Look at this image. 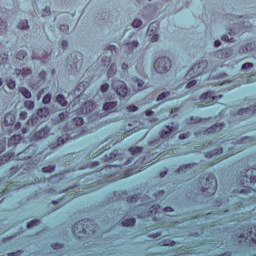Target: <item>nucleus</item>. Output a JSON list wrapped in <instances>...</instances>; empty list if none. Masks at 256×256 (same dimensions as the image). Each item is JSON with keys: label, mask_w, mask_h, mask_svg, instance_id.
Returning <instances> with one entry per match:
<instances>
[{"label": "nucleus", "mask_w": 256, "mask_h": 256, "mask_svg": "<svg viewBox=\"0 0 256 256\" xmlns=\"http://www.w3.org/2000/svg\"><path fill=\"white\" fill-rule=\"evenodd\" d=\"M124 166L123 165H107L104 168L101 169V171H104L107 173V178L113 177L112 181H119V179H125L126 177H129V175H133V172L131 170L123 171Z\"/></svg>", "instance_id": "f257e3e1"}, {"label": "nucleus", "mask_w": 256, "mask_h": 256, "mask_svg": "<svg viewBox=\"0 0 256 256\" xmlns=\"http://www.w3.org/2000/svg\"><path fill=\"white\" fill-rule=\"evenodd\" d=\"M230 155L223 156V148H217L211 152H207L205 157L207 159H212L211 165H217V163H221L224 159L231 157V155H235V153H239V151H235L233 148H229Z\"/></svg>", "instance_id": "f03ea898"}, {"label": "nucleus", "mask_w": 256, "mask_h": 256, "mask_svg": "<svg viewBox=\"0 0 256 256\" xmlns=\"http://www.w3.org/2000/svg\"><path fill=\"white\" fill-rule=\"evenodd\" d=\"M202 193H205L209 197L217 193V178L213 174L206 175L205 187L201 188Z\"/></svg>", "instance_id": "7ed1b4c3"}, {"label": "nucleus", "mask_w": 256, "mask_h": 256, "mask_svg": "<svg viewBox=\"0 0 256 256\" xmlns=\"http://www.w3.org/2000/svg\"><path fill=\"white\" fill-rule=\"evenodd\" d=\"M207 71V61L199 62L192 66V68L186 73V79H195V77H199V75H203Z\"/></svg>", "instance_id": "20e7f679"}, {"label": "nucleus", "mask_w": 256, "mask_h": 256, "mask_svg": "<svg viewBox=\"0 0 256 256\" xmlns=\"http://www.w3.org/2000/svg\"><path fill=\"white\" fill-rule=\"evenodd\" d=\"M154 69L156 73H168L171 69V59L167 57H160L154 62Z\"/></svg>", "instance_id": "39448f33"}, {"label": "nucleus", "mask_w": 256, "mask_h": 256, "mask_svg": "<svg viewBox=\"0 0 256 256\" xmlns=\"http://www.w3.org/2000/svg\"><path fill=\"white\" fill-rule=\"evenodd\" d=\"M223 95H215V91H208L200 96V103H203L202 107H209L214 103H217Z\"/></svg>", "instance_id": "423d86ee"}, {"label": "nucleus", "mask_w": 256, "mask_h": 256, "mask_svg": "<svg viewBox=\"0 0 256 256\" xmlns=\"http://www.w3.org/2000/svg\"><path fill=\"white\" fill-rule=\"evenodd\" d=\"M225 123H216L210 128L204 131V135H213L214 139H219V137H223L225 135Z\"/></svg>", "instance_id": "0eeeda50"}, {"label": "nucleus", "mask_w": 256, "mask_h": 256, "mask_svg": "<svg viewBox=\"0 0 256 256\" xmlns=\"http://www.w3.org/2000/svg\"><path fill=\"white\" fill-rule=\"evenodd\" d=\"M112 89L119 95V97H127V94L129 93L127 84L121 80H113Z\"/></svg>", "instance_id": "6e6552de"}, {"label": "nucleus", "mask_w": 256, "mask_h": 256, "mask_svg": "<svg viewBox=\"0 0 256 256\" xmlns=\"http://www.w3.org/2000/svg\"><path fill=\"white\" fill-rule=\"evenodd\" d=\"M47 117H49V108H40L37 110V116H32L27 123L35 126L39 123V119H47Z\"/></svg>", "instance_id": "1a4fd4ad"}, {"label": "nucleus", "mask_w": 256, "mask_h": 256, "mask_svg": "<svg viewBox=\"0 0 256 256\" xmlns=\"http://www.w3.org/2000/svg\"><path fill=\"white\" fill-rule=\"evenodd\" d=\"M35 153H37V151L35 150V146L30 145L26 147L22 152L17 154V159H19L20 161H27L28 159H31V157H33Z\"/></svg>", "instance_id": "9d476101"}, {"label": "nucleus", "mask_w": 256, "mask_h": 256, "mask_svg": "<svg viewBox=\"0 0 256 256\" xmlns=\"http://www.w3.org/2000/svg\"><path fill=\"white\" fill-rule=\"evenodd\" d=\"M87 225H89V220L86 219H82L76 222L72 226V233H74V235H79L80 233H87Z\"/></svg>", "instance_id": "9b49d317"}, {"label": "nucleus", "mask_w": 256, "mask_h": 256, "mask_svg": "<svg viewBox=\"0 0 256 256\" xmlns=\"http://www.w3.org/2000/svg\"><path fill=\"white\" fill-rule=\"evenodd\" d=\"M131 85L134 93H139V91H143V89H147V85H145V81L137 77L131 78Z\"/></svg>", "instance_id": "f8f14e48"}, {"label": "nucleus", "mask_w": 256, "mask_h": 256, "mask_svg": "<svg viewBox=\"0 0 256 256\" xmlns=\"http://www.w3.org/2000/svg\"><path fill=\"white\" fill-rule=\"evenodd\" d=\"M21 144L25 145V140H23L20 134L13 135L8 140V147H11L12 149H17Z\"/></svg>", "instance_id": "ddd939ff"}, {"label": "nucleus", "mask_w": 256, "mask_h": 256, "mask_svg": "<svg viewBox=\"0 0 256 256\" xmlns=\"http://www.w3.org/2000/svg\"><path fill=\"white\" fill-rule=\"evenodd\" d=\"M246 236L245 234H242L239 236V239H246V241H249V237H255L256 238V225H249L246 228Z\"/></svg>", "instance_id": "4468645a"}, {"label": "nucleus", "mask_w": 256, "mask_h": 256, "mask_svg": "<svg viewBox=\"0 0 256 256\" xmlns=\"http://www.w3.org/2000/svg\"><path fill=\"white\" fill-rule=\"evenodd\" d=\"M51 132V129L49 127L42 128L40 131H37L33 139H36V141H39V139H45V137L49 136V133Z\"/></svg>", "instance_id": "2eb2a0df"}, {"label": "nucleus", "mask_w": 256, "mask_h": 256, "mask_svg": "<svg viewBox=\"0 0 256 256\" xmlns=\"http://www.w3.org/2000/svg\"><path fill=\"white\" fill-rule=\"evenodd\" d=\"M16 119L15 114L7 113L4 117L3 127H11L12 125H15Z\"/></svg>", "instance_id": "dca6fc26"}, {"label": "nucleus", "mask_w": 256, "mask_h": 256, "mask_svg": "<svg viewBox=\"0 0 256 256\" xmlns=\"http://www.w3.org/2000/svg\"><path fill=\"white\" fill-rule=\"evenodd\" d=\"M103 111L107 114L115 113V111H117V101L104 103Z\"/></svg>", "instance_id": "f3484780"}, {"label": "nucleus", "mask_w": 256, "mask_h": 256, "mask_svg": "<svg viewBox=\"0 0 256 256\" xmlns=\"http://www.w3.org/2000/svg\"><path fill=\"white\" fill-rule=\"evenodd\" d=\"M256 169H248L246 172H245V175L243 176V179L242 181H245L246 180V184L249 185L252 184V185H255L256 183V175H251L250 177L247 176V173L251 172V173H255Z\"/></svg>", "instance_id": "a211bd4d"}, {"label": "nucleus", "mask_w": 256, "mask_h": 256, "mask_svg": "<svg viewBox=\"0 0 256 256\" xmlns=\"http://www.w3.org/2000/svg\"><path fill=\"white\" fill-rule=\"evenodd\" d=\"M231 49L225 48L222 50H219L216 52L217 57H220V59H228V57H231Z\"/></svg>", "instance_id": "6ab92c4d"}, {"label": "nucleus", "mask_w": 256, "mask_h": 256, "mask_svg": "<svg viewBox=\"0 0 256 256\" xmlns=\"http://www.w3.org/2000/svg\"><path fill=\"white\" fill-rule=\"evenodd\" d=\"M253 107L250 106L249 108H243L238 110V115H246L245 119H247V117H251V115L255 114V111H253Z\"/></svg>", "instance_id": "aec40b11"}, {"label": "nucleus", "mask_w": 256, "mask_h": 256, "mask_svg": "<svg viewBox=\"0 0 256 256\" xmlns=\"http://www.w3.org/2000/svg\"><path fill=\"white\" fill-rule=\"evenodd\" d=\"M117 159H119V152H117V150H114L109 154H105L104 161H117Z\"/></svg>", "instance_id": "412c9836"}, {"label": "nucleus", "mask_w": 256, "mask_h": 256, "mask_svg": "<svg viewBox=\"0 0 256 256\" xmlns=\"http://www.w3.org/2000/svg\"><path fill=\"white\" fill-rule=\"evenodd\" d=\"M95 107V102L87 101L86 103H84L83 109H85V113H93V111H95Z\"/></svg>", "instance_id": "4be33fe9"}, {"label": "nucleus", "mask_w": 256, "mask_h": 256, "mask_svg": "<svg viewBox=\"0 0 256 256\" xmlns=\"http://www.w3.org/2000/svg\"><path fill=\"white\" fill-rule=\"evenodd\" d=\"M69 139H73V137L70 136V134H64L63 136L59 137L57 139V147L61 145H65Z\"/></svg>", "instance_id": "5701e85b"}, {"label": "nucleus", "mask_w": 256, "mask_h": 256, "mask_svg": "<svg viewBox=\"0 0 256 256\" xmlns=\"http://www.w3.org/2000/svg\"><path fill=\"white\" fill-rule=\"evenodd\" d=\"M197 164L193 163V164H186L183 166H180L177 170L178 173H187V171H189V169H193V167H195Z\"/></svg>", "instance_id": "b1692460"}, {"label": "nucleus", "mask_w": 256, "mask_h": 256, "mask_svg": "<svg viewBox=\"0 0 256 256\" xmlns=\"http://www.w3.org/2000/svg\"><path fill=\"white\" fill-rule=\"evenodd\" d=\"M201 121H203V118H199L197 116H191L190 118L186 119L187 125H196V123H201Z\"/></svg>", "instance_id": "393cba45"}, {"label": "nucleus", "mask_w": 256, "mask_h": 256, "mask_svg": "<svg viewBox=\"0 0 256 256\" xmlns=\"http://www.w3.org/2000/svg\"><path fill=\"white\" fill-rule=\"evenodd\" d=\"M137 223V220L135 218H128L122 221L123 227H133Z\"/></svg>", "instance_id": "a878e982"}, {"label": "nucleus", "mask_w": 256, "mask_h": 256, "mask_svg": "<svg viewBox=\"0 0 256 256\" xmlns=\"http://www.w3.org/2000/svg\"><path fill=\"white\" fill-rule=\"evenodd\" d=\"M128 151L131 153V155H139V153H143V147L141 146L130 147Z\"/></svg>", "instance_id": "bb28decb"}, {"label": "nucleus", "mask_w": 256, "mask_h": 256, "mask_svg": "<svg viewBox=\"0 0 256 256\" xmlns=\"http://www.w3.org/2000/svg\"><path fill=\"white\" fill-rule=\"evenodd\" d=\"M56 101L57 103H59V105H61L62 107H67V99L65 98V96H63V94H59L56 97Z\"/></svg>", "instance_id": "cd10ccee"}, {"label": "nucleus", "mask_w": 256, "mask_h": 256, "mask_svg": "<svg viewBox=\"0 0 256 256\" xmlns=\"http://www.w3.org/2000/svg\"><path fill=\"white\" fill-rule=\"evenodd\" d=\"M15 159V152L5 155L2 158H0V165H3V163H5V161H12Z\"/></svg>", "instance_id": "c85d7f7f"}, {"label": "nucleus", "mask_w": 256, "mask_h": 256, "mask_svg": "<svg viewBox=\"0 0 256 256\" xmlns=\"http://www.w3.org/2000/svg\"><path fill=\"white\" fill-rule=\"evenodd\" d=\"M115 73H117V64H111L107 72L108 79H111Z\"/></svg>", "instance_id": "c756f323"}, {"label": "nucleus", "mask_w": 256, "mask_h": 256, "mask_svg": "<svg viewBox=\"0 0 256 256\" xmlns=\"http://www.w3.org/2000/svg\"><path fill=\"white\" fill-rule=\"evenodd\" d=\"M159 31V23L153 22L148 27V33H157Z\"/></svg>", "instance_id": "7c9ffc66"}, {"label": "nucleus", "mask_w": 256, "mask_h": 256, "mask_svg": "<svg viewBox=\"0 0 256 256\" xmlns=\"http://www.w3.org/2000/svg\"><path fill=\"white\" fill-rule=\"evenodd\" d=\"M125 46L130 49V51H133V49H136V47H139V41L133 40L130 42H126Z\"/></svg>", "instance_id": "2f4dec72"}, {"label": "nucleus", "mask_w": 256, "mask_h": 256, "mask_svg": "<svg viewBox=\"0 0 256 256\" xmlns=\"http://www.w3.org/2000/svg\"><path fill=\"white\" fill-rule=\"evenodd\" d=\"M19 91L25 99H31V92L27 88L21 87Z\"/></svg>", "instance_id": "473e14b6"}, {"label": "nucleus", "mask_w": 256, "mask_h": 256, "mask_svg": "<svg viewBox=\"0 0 256 256\" xmlns=\"http://www.w3.org/2000/svg\"><path fill=\"white\" fill-rule=\"evenodd\" d=\"M31 73H33V71L29 68L16 70V75H22L23 77H25V75H31Z\"/></svg>", "instance_id": "72a5a7b5"}, {"label": "nucleus", "mask_w": 256, "mask_h": 256, "mask_svg": "<svg viewBox=\"0 0 256 256\" xmlns=\"http://www.w3.org/2000/svg\"><path fill=\"white\" fill-rule=\"evenodd\" d=\"M18 29L24 30L29 29V22L27 20H22L17 25Z\"/></svg>", "instance_id": "f704fd0d"}, {"label": "nucleus", "mask_w": 256, "mask_h": 256, "mask_svg": "<svg viewBox=\"0 0 256 256\" xmlns=\"http://www.w3.org/2000/svg\"><path fill=\"white\" fill-rule=\"evenodd\" d=\"M73 123H74V125H76V127H81L84 125L85 120H83V118H81V117H76L73 119Z\"/></svg>", "instance_id": "c9c22d12"}, {"label": "nucleus", "mask_w": 256, "mask_h": 256, "mask_svg": "<svg viewBox=\"0 0 256 256\" xmlns=\"http://www.w3.org/2000/svg\"><path fill=\"white\" fill-rule=\"evenodd\" d=\"M24 107H25L26 109H29V110L34 109V108H35V102H33V101H31V100H26V101L24 102Z\"/></svg>", "instance_id": "e433bc0d"}, {"label": "nucleus", "mask_w": 256, "mask_h": 256, "mask_svg": "<svg viewBox=\"0 0 256 256\" xmlns=\"http://www.w3.org/2000/svg\"><path fill=\"white\" fill-rule=\"evenodd\" d=\"M254 47H253V43H248L246 44L242 50H243V53H249L251 51H253Z\"/></svg>", "instance_id": "4c0bfd02"}, {"label": "nucleus", "mask_w": 256, "mask_h": 256, "mask_svg": "<svg viewBox=\"0 0 256 256\" xmlns=\"http://www.w3.org/2000/svg\"><path fill=\"white\" fill-rule=\"evenodd\" d=\"M171 131H173V127L169 129V131L163 130L160 134L161 139H167L171 135Z\"/></svg>", "instance_id": "58836bf2"}, {"label": "nucleus", "mask_w": 256, "mask_h": 256, "mask_svg": "<svg viewBox=\"0 0 256 256\" xmlns=\"http://www.w3.org/2000/svg\"><path fill=\"white\" fill-rule=\"evenodd\" d=\"M25 57H27V52H25L24 50L18 51L17 59H19V61H23V59H25Z\"/></svg>", "instance_id": "ea45409f"}, {"label": "nucleus", "mask_w": 256, "mask_h": 256, "mask_svg": "<svg viewBox=\"0 0 256 256\" xmlns=\"http://www.w3.org/2000/svg\"><path fill=\"white\" fill-rule=\"evenodd\" d=\"M169 95H171V92H163L158 96L157 101H164Z\"/></svg>", "instance_id": "a19ab883"}, {"label": "nucleus", "mask_w": 256, "mask_h": 256, "mask_svg": "<svg viewBox=\"0 0 256 256\" xmlns=\"http://www.w3.org/2000/svg\"><path fill=\"white\" fill-rule=\"evenodd\" d=\"M55 171V166H46L42 168L43 173H53Z\"/></svg>", "instance_id": "79ce46f5"}, {"label": "nucleus", "mask_w": 256, "mask_h": 256, "mask_svg": "<svg viewBox=\"0 0 256 256\" xmlns=\"http://www.w3.org/2000/svg\"><path fill=\"white\" fill-rule=\"evenodd\" d=\"M41 220H31L28 224H27V228L31 229V227H36V225L40 224Z\"/></svg>", "instance_id": "37998d69"}, {"label": "nucleus", "mask_w": 256, "mask_h": 256, "mask_svg": "<svg viewBox=\"0 0 256 256\" xmlns=\"http://www.w3.org/2000/svg\"><path fill=\"white\" fill-rule=\"evenodd\" d=\"M7 81V87L9 88V89H15V87H16V83H15V80H13V79H8V80H6Z\"/></svg>", "instance_id": "c03bdc74"}, {"label": "nucleus", "mask_w": 256, "mask_h": 256, "mask_svg": "<svg viewBox=\"0 0 256 256\" xmlns=\"http://www.w3.org/2000/svg\"><path fill=\"white\" fill-rule=\"evenodd\" d=\"M138 199H139V195L128 196L127 197V202L128 203H135L136 201H138Z\"/></svg>", "instance_id": "a18cd8bd"}, {"label": "nucleus", "mask_w": 256, "mask_h": 256, "mask_svg": "<svg viewBox=\"0 0 256 256\" xmlns=\"http://www.w3.org/2000/svg\"><path fill=\"white\" fill-rule=\"evenodd\" d=\"M126 109L129 113H135V111H139V107L135 105H129L128 107H126Z\"/></svg>", "instance_id": "49530a36"}, {"label": "nucleus", "mask_w": 256, "mask_h": 256, "mask_svg": "<svg viewBox=\"0 0 256 256\" xmlns=\"http://www.w3.org/2000/svg\"><path fill=\"white\" fill-rule=\"evenodd\" d=\"M142 25H143V22L139 19H135L132 23V27H134L136 29L141 27Z\"/></svg>", "instance_id": "de8ad7c7"}, {"label": "nucleus", "mask_w": 256, "mask_h": 256, "mask_svg": "<svg viewBox=\"0 0 256 256\" xmlns=\"http://www.w3.org/2000/svg\"><path fill=\"white\" fill-rule=\"evenodd\" d=\"M42 103H44V105H49V103H51V94L44 96Z\"/></svg>", "instance_id": "09e8293b"}, {"label": "nucleus", "mask_w": 256, "mask_h": 256, "mask_svg": "<svg viewBox=\"0 0 256 256\" xmlns=\"http://www.w3.org/2000/svg\"><path fill=\"white\" fill-rule=\"evenodd\" d=\"M248 69H253V63L247 62V63L242 65V70L243 71H247Z\"/></svg>", "instance_id": "8fccbe9b"}, {"label": "nucleus", "mask_w": 256, "mask_h": 256, "mask_svg": "<svg viewBox=\"0 0 256 256\" xmlns=\"http://www.w3.org/2000/svg\"><path fill=\"white\" fill-rule=\"evenodd\" d=\"M9 61V57L5 54L3 56H0V65H5Z\"/></svg>", "instance_id": "3c124183"}, {"label": "nucleus", "mask_w": 256, "mask_h": 256, "mask_svg": "<svg viewBox=\"0 0 256 256\" xmlns=\"http://www.w3.org/2000/svg\"><path fill=\"white\" fill-rule=\"evenodd\" d=\"M100 91L102 93H107L109 91V84L108 83L102 84L101 87H100Z\"/></svg>", "instance_id": "603ef678"}, {"label": "nucleus", "mask_w": 256, "mask_h": 256, "mask_svg": "<svg viewBox=\"0 0 256 256\" xmlns=\"http://www.w3.org/2000/svg\"><path fill=\"white\" fill-rule=\"evenodd\" d=\"M222 41H226L227 43H229V42L233 43V41H235V40L233 39V37L229 38V35H223Z\"/></svg>", "instance_id": "864d4df0"}, {"label": "nucleus", "mask_w": 256, "mask_h": 256, "mask_svg": "<svg viewBox=\"0 0 256 256\" xmlns=\"http://www.w3.org/2000/svg\"><path fill=\"white\" fill-rule=\"evenodd\" d=\"M49 15H51V8L50 7H46L44 9V12L42 14V17H49Z\"/></svg>", "instance_id": "5fc2aeb1"}, {"label": "nucleus", "mask_w": 256, "mask_h": 256, "mask_svg": "<svg viewBox=\"0 0 256 256\" xmlns=\"http://www.w3.org/2000/svg\"><path fill=\"white\" fill-rule=\"evenodd\" d=\"M102 63L104 65V67H107L111 64V58L110 57H106L105 59H102Z\"/></svg>", "instance_id": "6e6d98bb"}, {"label": "nucleus", "mask_w": 256, "mask_h": 256, "mask_svg": "<svg viewBox=\"0 0 256 256\" xmlns=\"http://www.w3.org/2000/svg\"><path fill=\"white\" fill-rule=\"evenodd\" d=\"M197 85V80H191L187 85L186 89H191V87H195Z\"/></svg>", "instance_id": "4d7b16f0"}, {"label": "nucleus", "mask_w": 256, "mask_h": 256, "mask_svg": "<svg viewBox=\"0 0 256 256\" xmlns=\"http://www.w3.org/2000/svg\"><path fill=\"white\" fill-rule=\"evenodd\" d=\"M51 247L54 250L63 249V244L54 243V244L51 245Z\"/></svg>", "instance_id": "13d9d810"}, {"label": "nucleus", "mask_w": 256, "mask_h": 256, "mask_svg": "<svg viewBox=\"0 0 256 256\" xmlns=\"http://www.w3.org/2000/svg\"><path fill=\"white\" fill-rule=\"evenodd\" d=\"M60 31H62V33H67V31H69V25H60Z\"/></svg>", "instance_id": "bf43d9fd"}, {"label": "nucleus", "mask_w": 256, "mask_h": 256, "mask_svg": "<svg viewBox=\"0 0 256 256\" xmlns=\"http://www.w3.org/2000/svg\"><path fill=\"white\" fill-rule=\"evenodd\" d=\"M5 151V140L0 141V154Z\"/></svg>", "instance_id": "052dcab7"}, {"label": "nucleus", "mask_w": 256, "mask_h": 256, "mask_svg": "<svg viewBox=\"0 0 256 256\" xmlns=\"http://www.w3.org/2000/svg\"><path fill=\"white\" fill-rule=\"evenodd\" d=\"M27 117H28V114H27L26 111H23V112L20 113V119L22 121H25V119H27Z\"/></svg>", "instance_id": "680f3d73"}, {"label": "nucleus", "mask_w": 256, "mask_h": 256, "mask_svg": "<svg viewBox=\"0 0 256 256\" xmlns=\"http://www.w3.org/2000/svg\"><path fill=\"white\" fill-rule=\"evenodd\" d=\"M144 113H145L146 117H151V116L155 115V112L151 109L146 110Z\"/></svg>", "instance_id": "e2e57ef3"}, {"label": "nucleus", "mask_w": 256, "mask_h": 256, "mask_svg": "<svg viewBox=\"0 0 256 256\" xmlns=\"http://www.w3.org/2000/svg\"><path fill=\"white\" fill-rule=\"evenodd\" d=\"M2 29H7V22H3V20L0 19V32H2Z\"/></svg>", "instance_id": "0e129e2a"}, {"label": "nucleus", "mask_w": 256, "mask_h": 256, "mask_svg": "<svg viewBox=\"0 0 256 256\" xmlns=\"http://www.w3.org/2000/svg\"><path fill=\"white\" fill-rule=\"evenodd\" d=\"M152 43H156V41H159V34H153L151 37Z\"/></svg>", "instance_id": "69168bd1"}, {"label": "nucleus", "mask_w": 256, "mask_h": 256, "mask_svg": "<svg viewBox=\"0 0 256 256\" xmlns=\"http://www.w3.org/2000/svg\"><path fill=\"white\" fill-rule=\"evenodd\" d=\"M251 191H253V188H251V187H246V188L242 189V190L240 191V193H251Z\"/></svg>", "instance_id": "338daca9"}, {"label": "nucleus", "mask_w": 256, "mask_h": 256, "mask_svg": "<svg viewBox=\"0 0 256 256\" xmlns=\"http://www.w3.org/2000/svg\"><path fill=\"white\" fill-rule=\"evenodd\" d=\"M39 77H40V79H46L47 78V72H45V71L40 72Z\"/></svg>", "instance_id": "774afa93"}]
</instances>
